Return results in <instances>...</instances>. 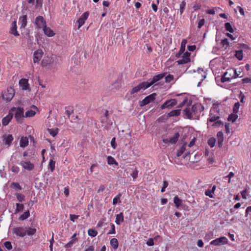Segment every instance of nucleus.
<instances>
[{"label": "nucleus", "instance_id": "f257e3e1", "mask_svg": "<svg viewBox=\"0 0 251 251\" xmlns=\"http://www.w3.org/2000/svg\"><path fill=\"white\" fill-rule=\"evenodd\" d=\"M11 111L15 112V118L16 120L19 123H21L24 117V109L23 107H19L18 108L13 107Z\"/></svg>", "mask_w": 251, "mask_h": 251}, {"label": "nucleus", "instance_id": "f03ea898", "mask_svg": "<svg viewBox=\"0 0 251 251\" xmlns=\"http://www.w3.org/2000/svg\"><path fill=\"white\" fill-rule=\"evenodd\" d=\"M14 94V89L12 87H9L7 88L6 91L2 93V98L6 101H9L13 99Z\"/></svg>", "mask_w": 251, "mask_h": 251}, {"label": "nucleus", "instance_id": "7ed1b4c3", "mask_svg": "<svg viewBox=\"0 0 251 251\" xmlns=\"http://www.w3.org/2000/svg\"><path fill=\"white\" fill-rule=\"evenodd\" d=\"M149 88L147 85V82L144 81L142 83H139L136 86L134 87L130 91L131 94H134V93H138L141 90H145Z\"/></svg>", "mask_w": 251, "mask_h": 251}, {"label": "nucleus", "instance_id": "20e7f679", "mask_svg": "<svg viewBox=\"0 0 251 251\" xmlns=\"http://www.w3.org/2000/svg\"><path fill=\"white\" fill-rule=\"evenodd\" d=\"M156 96V94L155 93L148 96L142 101H140V106L142 107L153 101L155 100Z\"/></svg>", "mask_w": 251, "mask_h": 251}, {"label": "nucleus", "instance_id": "39448f33", "mask_svg": "<svg viewBox=\"0 0 251 251\" xmlns=\"http://www.w3.org/2000/svg\"><path fill=\"white\" fill-rule=\"evenodd\" d=\"M228 240L226 237H221L212 240L210 244L214 246H221L226 244Z\"/></svg>", "mask_w": 251, "mask_h": 251}, {"label": "nucleus", "instance_id": "423d86ee", "mask_svg": "<svg viewBox=\"0 0 251 251\" xmlns=\"http://www.w3.org/2000/svg\"><path fill=\"white\" fill-rule=\"evenodd\" d=\"M43 53V50L41 49L36 50L33 54V62L38 63L42 57Z\"/></svg>", "mask_w": 251, "mask_h": 251}, {"label": "nucleus", "instance_id": "0eeeda50", "mask_svg": "<svg viewBox=\"0 0 251 251\" xmlns=\"http://www.w3.org/2000/svg\"><path fill=\"white\" fill-rule=\"evenodd\" d=\"M177 103V101L175 99H171L170 100H166L161 106V108L163 109L164 108L172 107L176 105Z\"/></svg>", "mask_w": 251, "mask_h": 251}, {"label": "nucleus", "instance_id": "6e6552de", "mask_svg": "<svg viewBox=\"0 0 251 251\" xmlns=\"http://www.w3.org/2000/svg\"><path fill=\"white\" fill-rule=\"evenodd\" d=\"M163 74H159L155 75L151 79H149L147 82V85L150 87L151 86L154 84L157 81L160 80L164 77Z\"/></svg>", "mask_w": 251, "mask_h": 251}, {"label": "nucleus", "instance_id": "1a4fd4ad", "mask_svg": "<svg viewBox=\"0 0 251 251\" xmlns=\"http://www.w3.org/2000/svg\"><path fill=\"white\" fill-rule=\"evenodd\" d=\"M20 164L25 169H26L28 171H31L34 168V164L31 163L29 161H22L20 162Z\"/></svg>", "mask_w": 251, "mask_h": 251}, {"label": "nucleus", "instance_id": "9d476101", "mask_svg": "<svg viewBox=\"0 0 251 251\" xmlns=\"http://www.w3.org/2000/svg\"><path fill=\"white\" fill-rule=\"evenodd\" d=\"M37 26L39 28H44L46 26V22L42 16H38L35 21Z\"/></svg>", "mask_w": 251, "mask_h": 251}, {"label": "nucleus", "instance_id": "9b49d317", "mask_svg": "<svg viewBox=\"0 0 251 251\" xmlns=\"http://www.w3.org/2000/svg\"><path fill=\"white\" fill-rule=\"evenodd\" d=\"M89 15L88 12H84L82 15L79 18L77 22L78 23V28H79L85 23Z\"/></svg>", "mask_w": 251, "mask_h": 251}, {"label": "nucleus", "instance_id": "f8f14e48", "mask_svg": "<svg viewBox=\"0 0 251 251\" xmlns=\"http://www.w3.org/2000/svg\"><path fill=\"white\" fill-rule=\"evenodd\" d=\"M19 85L23 90H30L29 88L28 80L25 78H22L19 81Z\"/></svg>", "mask_w": 251, "mask_h": 251}, {"label": "nucleus", "instance_id": "ddd939ff", "mask_svg": "<svg viewBox=\"0 0 251 251\" xmlns=\"http://www.w3.org/2000/svg\"><path fill=\"white\" fill-rule=\"evenodd\" d=\"M13 117V114L9 112V114L2 119V124L3 126H7Z\"/></svg>", "mask_w": 251, "mask_h": 251}, {"label": "nucleus", "instance_id": "4468645a", "mask_svg": "<svg viewBox=\"0 0 251 251\" xmlns=\"http://www.w3.org/2000/svg\"><path fill=\"white\" fill-rule=\"evenodd\" d=\"M3 140L5 145L9 146L13 140V137L11 134H5L3 136Z\"/></svg>", "mask_w": 251, "mask_h": 251}, {"label": "nucleus", "instance_id": "2eb2a0df", "mask_svg": "<svg viewBox=\"0 0 251 251\" xmlns=\"http://www.w3.org/2000/svg\"><path fill=\"white\" fill-rule=\"evenodd\" d=\"M17 24L16 21H14L11 24V26L10 27V33L12 34H13L15 36H18L19 35L18 31H17Z\"/></svg>", "mask_w": 251, "mask_h": 251}, {"label": "nucleus", "instance_id": "dca6fc26", "mask_svg": "<svg viewBox=\"0 0 251 251\" xmlns=\"http://www.w3.org/2000/svg\"><path fill=\"white\" fill-rule=\"evenodd\" d=\"M14 233L18 236L24 237L26 234V230L22 227L16 228L14 229Z\"/></svg>", "mask_w": 251, "mask_h": 251}, {"label": "nucleus", "instance_id": "f3484780", "mask_svg": "<svg viewBox=\"0 0 251 251\" xmlns=\"http://www.w3.org/2000/svg\"><path fill=\"white\" fill-rule=\"evenodd\" d=\"M53 63V60L50 57L47 56L42 61V65L44 67H47Z\"/></svg>", "mask_w": 251, "mask_h": 251}, {"label": "nucleus", "instance_id": "a211bd4d", "mask_svg": "<svg viewBox=\"0 0 251 251\" xmlns=\"http://www.w3.org/2000/svg\"><path fill=\"white\" fill-rule=\"evenodd\" d=\"M218 138V146L221 148L223 146V142L224 141V134L222 131H219L217 134Z\"/></svg>", "mask_w": 251, "mask_h": 251}, {"label": "nucleus", "instance_id": "6ab92c4d", "mask_svg": "<svg viewBox=\"0 0 251 251\" xmlns=\"http://www.w3.org/2000/svg\"><path fill=\"white\" fill-rule=\"evenodd\" d=\"M183 114L187 118L192 119L193 118L192 113L190 108H186L183 111Z\"/></svg>", "mask_w": 251, "mask_h": 251}, {"label": "nucleus", "instance_id": "aec40b11", "mask_svg": "<svg viewBox=\"0 0 251 251\" xmlns=\"http://www.w3.org/2000/svg\"><path fill=\"white\" fill-rule=\"evenodd\" d=\"M43 30L45 34L49 37H52L55 34L53 31L47 26L43 28Z\"/></svg>", "mask_w": 251, "mask_h": 251}, {"label": "nucleus", "instance_id": "412c9836", "mask_svg": "<svg viewBox=\"0 0 251 251\" xmlns=\"http://www.w3.org/2000/svg\"><path fill=\"white\" fill-rule=\"evenodd\" d=\"M19 21L21 24V28H25L26 25L27 23L26 15H24L23 17H21L19 19Z\"/></svg>", "mask_w": 251, "mask_h": 251}, {"label": "nucleus", "instance_id": "4be33fe9", "mask_svg": "<svg viewBox=\"0 0 251 251\" xmlns=\"http://www.w3.org/2000/svg\"><path fill=\"white\" fill-rule=\"evenodd\" d=\"M179 137V134L178 132H176L175 134L173 137L169 138L170 143L171 144H176Z\"/></svg>", "mask_w": 251, "mask_h": 251}, {"label": "nucleus", "instance_id": "5701e85b", "mask_svg": "<svg viewBox=\"0 0 251 251\" xmlns=\"http://www.w3.org/2000/svg\"><path fill=\"white\" fill-rule=\"evenodd\" d=\"M201 108V104H196L193 105L191 108L190 109L192 113H193L194 114H196L198 113V110H200V109Z\"/></svg>", "mask_w": 251, "mask_h": 251}, {"label": "nucleus", "instance_id": "b1692460", "mask_svg": "<svg viewBox=\"0 0 251 251\" xmlns=\"http://www.w3.org/2000/svg\"><path fill=\"white\" fill-rule=\"evenodd\" d=\"M228 72H225L223 75L222 76L221 78V82H225L226 81H227L230 80V79L231 78L232 76H231V75H228Z\"/></svg>", "mask_w": 251, "mask_h": 251}, {"label": "nucleus", "instance_id": "393cba45", "mask_svg": "<svg viewBox=\"0 0 251 251\" xmlns=\"http://www.w3.org/2000/svg\"><path fill=\"white\" fill-rule=\"evenodd\" d=\"M20 144L21 147H25L28 144V139L26 137H22L21 139Z\"/></svg>", "mask_w": 251, "mask_h": 251}, {"label": "nucleus", "instance_id": "a878e982", "mask_svg": "<svg viewBox=\"0 0 251 251\" xmlns=\"http://www.w3.org/2000/svg\"><path fill=\"white\" fill-rule=\"evenodd\" d=\"M180 114V109H176L174 110L171 111L168 113V116L169 117H174V116H178Z\"/></svg>", "mask_w": 251, "mask_h": 251}, {"label": "nucleus", "instance_id": "bb28decb", "mask_svg": "<svg viewBox=\"0 0 251 251\" xmlns=\"http://www.w3.org/2000/svg\"><path fill=\"white\" fill-rule=\"evenodd\" d=\"M124 221V215L123 213H120L116 216L115 222L117 225H120L121 222Z\"/></svg>", "mask_w": 251, "mask_h": 251}, {"label": "nucleus", "instance_id": "cd10ccee", "mask_svg": "<svg viewBox=\"0 0 251 251\" xmlns=\"http://www.w3.org/2000/svg\"><path fill=\"white\" fill-rule=\"evenodd\" d=\"M110 245L114 249H117L119 246V243L116 238H113L110 241Z\"/></svg>", "mask_w": 251, "mask_h": 251}, {"label": "nucleus", "instance_id": "c85d7f7f", "mask_svg": "<svg viewBox=\"0 0 251 251\" xmlns=\"http://www.w3.org/2000/svg\"><path fill=\"white\" fill-rule=\"evenodd\" d=\"M182 202V200H180L177 196L175 197L174 199V202L177 208H178L181 205Z\"/></svg>", "mask_w": 251, "mask_h": 251}, {"label": "nucleus", "instance_id": "c756f323", "mask_svg": "<svg viewBox=\"0 0 251 251\" xmlns=\"http://www.w3.org/2000/svg\"><path fill=\"white\" fill-rule=\"evenodd\" d=\"M186 143H185L177 151L176 155L179 157L186 150Z\"/></svg>", "mask_w": 251, "mask_h": 251}, {"label": "nucleus", "instance_id": "7c9ffc66", "mask_svg": "<svg viewBox=\"0 0 251 251\" xmlns=\"http://www.w3.org/2000/svg\"><path fill=\"white\" fill-rule=\"evenodd\" d=\"M235 56L239 60H242L243 57V50H240L236 51Z\"/></svg>", "mask_w": 251, "mask_h": 251}, {"label": "nucleus", "instance_id": "2f4dec72", "mask_svg": "<svg viewBox=\"0 0 251 251\" xmlns=\"http://www.w3.org/2000/svg\"><path fill=\"white\" fill-rule=\"evenodd\" d=\"M107 163L109 165H113L115 164L116 165H118V163L116 161L115 159L111 156H108L107 157Z\"/></svg>", "mask_w": 251, "mask_h": 251}, {"label": "nucleus", "instance_id": "473e14b6", "mask_svg": "<svg viewBox=\"0 0 251 251\" xmlns=\"http://www.w3.org/2000/svg\"><path fill=\"white\" fill-rule=\"evenodd\" d=\"M190 61V58H185L182 57V58L177 60V62L178 64H186Z\"/></svg>", "mask_w": 251, "mask_h": 251}, {"label": "nucleus", "instance_id": "72a5a7b5", "mask_svg": "<svg viewBox=\"0 0 251 251\" xmlns=\"http://www.w3.org/2000/svg\"><path fill=\"white\" fill-rule=\"evenodd\" d=\"M225 27L227 31L230 32V33H233L234 32V30L229 23H226L225 24Z\"/></svg>", "mask_w": 251, "mask_h": 251}, {"label": "nucleus", "instance_id": "f704fd0d", "mask_svg": "<svg viewBox=\"0 0 251 251\" xmlns=\"http://www.w3.org/2000/svg\"><path fill=\"white\" fill-rule=\"evenodd\" d=\"M238 116L236 114V113L234 114H231L229 115L228 117V121H231L232 122H235V121L237 119Z\"/></svg>", "mask_w": 251, "mask_h": 251}, {"label": "nucleus", "instance_id": "c9c22d12", "mask_svg": "<svg viewBox=\"0 0 251 251\" xmlns=\"http://www.w3.org/2000/svg\"><path fill=\"white\" fill-rule=\"evenodd\" d=\"M29 215H30L29 211L28 210H27L26 212H24V213L20 217L19 219L21 220H24L27 219V218H28Z\"/></svg>", "mask_w": 251, "mask_h": 251}, {"label": "nucleus", "instance_id": "e433bc0d", "mask_svg": "<svg viewBox=\"0 0 251 251\" xmlns=\"http://www.w3.org/2000/svg\"><path fill=\"white\" fill-rule=\"evenodd\" d=\"M88 233L90 236L95 237L97 236L98 232L96 230L91 228L88 230Z\"/></svg>", "mask_w": 251, "mask_h": 251}, {"label": "nucleus", "instance_id": "4c0bfd02", "mask_svg": "<svg viewBox=\"0 0 251 251\" xmlns=\"http://www.w3.org/2000/svg\"><path fill=\"white\" fill-rule=\"evenodd\" d=\"M35 113H36V112L34 111H33L32 110H30L27 111L25 112V115L26 117H32V116H34L35 115Z\"/></svg>", "mask_w": 251, "mask_h": 251}, {"label": "nucleus", "instance_id": "58836bf2", "mask_svg": "<svg viewBox=\"0 0 251 251\" xmlns=\"http://www.w3.org/2000/svg\"><path fill=\"white\" fill-rule=\"evenodd\" d=\"M49 167L51 172H53L55 169V162L53 160H50L49 163Z\"/></svg>", "mask_w": 251, "mask_h": 251}, {"label": "nucleus", "instance_id": "ea45409f", "mask_svg": "<svg viewBox=\"0 0 251 251\" xmlns=\"http://www.w3.org/2000/svg\"><path fill=\"white\" fill-rule=\"evenodd\" d=\"M24 207V205L23 204L17 203L15 212L18 213L21 211L23 210Z\"/></svg>", "mask_w": 251, "mask_h": 251}, {"label": "nucleus", "instance_id": "a19ab883", "mask_svg": "<svg viewBox=\"0 0 251 251\" xmlns=\"http://www.w3.org/2000/svg\"><path fill=\"white\" fill-rule=\"evenodd\" d=\"M216 139L214 138H211L208 140V144L211 148L215 146Z\"/></svg>", "mask_w": 251, "mask_h": 251}, {"label": "nucleus", "instance_id": "79ce46f5", "mask_svg": "<svg viewBox=\"0 0 251 251\" xmlns=\"http://www.w3.org/2000/svg\"><path fill=\"white\" fill-rule=\"evenodd\" d=\"M36 231V230L35 228H29L28 229L27 231H26V232L27 235H32L35 233Z\"/></svg>", "mask_w": 251, "mask_h": 251}, {"label": "nucleus", "instance_id": "37998d69", "mask_svg": "<svg viewBox=\"0 0 251 251\" xmlns=\"http://www.w3.org/2000/svg\"><path fill=\"white\" fill-rule=\"evenodd\" d=\"M239 106H240L239 102H237L234 104L233 109V111L234 113H237L238 112Z\"/></svg>", "mask_w": 251, "mask_h": 251}, {"label": "nucleus", "instance_id": "c03bdc74", "mask_svg": "<svg viewBox=\"0 0 251 251\" xmlns=\"http://www.w3.org/2000/svg\"><path fill=\"white\" fill-rule=\"evenodd\" d=\"M50 135H51L53 137H54L57 133L58 129H48Z\"/></svg>", "mask_w": 251, "mask_h": 251}, {"label": "nucleus", "instance_id": "a18cd8bd", "mask_svg": "<svg viewBox=\"0 0 251 251\" xmlns=\"http://www.w3.org/2000/svg\"><path fill=\"white\" fill-rule=\"evenodd\" d=\"M186 5V2L184 1H182L180 4V13L181 14L184 11V7Z\"/></svg>", "mask_w": 251, "mask_h": 251}, {"label": "nucleus", "instance_id": "49530a36", "mask_svg": "<svg viewBox=\"0 0 251 251\" xmlns=\"http://www.w3.org/2000/svg\"><path fill=\"white\" fill-rule=\"evenodd\" d=\"M5 247L8 250H10L12 249L11 243L9 241H6L4 243Z\"/></svg>", "mask_w": 251, "mask_h": 251}, {"label": "nucleus", "instance_id": "de8ad7c7", "mask_svg": "<svg viewBox=\"0 0 251 251\" xmlns=\"http://www.w3.org/2000/svg\"><path fill=\"white\" fill-rule=\"evenodd\" d=\"M17 198L20 202H22L25 200V196L22 194H17Z\"/></svg>", "mask_w": 251, "mask_h": 251}, {"label": "nucleus", "instance_id": "09e8293b", "mask_svg": "<svg viewBox=\"0 0 251 251\" xmlns=\"http://www.w3.org/2000/svg\"><path fill=\"white\" fill-rule=\"evenodd\" d=\"M138 174V171H137V170L136 169H135L133 170V172L132 173H131L130 175L133 177V178L134 179L137 177Z\"/></svg>", "mask_w": 251, "mask_h": 251}, {"label": "nucleus", "instance_id": "8fccbe9b", "mask_svg": "<svg viewBox=\"0 0 251 251\" xmlns=\"http://www.w3.org/2000/svg\"><path fill=\"white\" fill-rule=\"evenodd\" d=\"M174 79V76L172 75H168L165 77V80L166 82H170Z\"/></svg>", "mask_w": 251, "mask_h": 251}, {"label": "nucleus", "instance_id": "3c124183", "mask_svg": "<svg viewBox=\"0 0 251 251\" xmlns=\"http://www.w3.org/2000/svg\"><path fill=\"white\" fill-rule=\"evenodd\" d=\"M205 194L206 196H209L211 198H213V193H212L211 190L210 189L207 190L205 192Z\"/></svg>", "mask_w": 251, "mask_h": 251}, {"label": "nucleus", "instance_id": "603ef678", "mask_svg": "<svg viewBox=\"0 0 251 251\" xmlns=\"http://www.w3.org/2000/svg\"><path fill=\"white\" fill-rule=\"evenodd\" d=\"M187 43V41L186 39H183L182 41L181 44V50H185V45Z\"/></svg>", "mask_w": 251, "mask_h": 251}, {"label": "nucleus", "instance_id": "864d4df0", "mask_svg": "<svg viewBox=\"0 0 251 251\" xmlns=\"http://www.w3.org/2000/svg\"><path fill=\"white\" fill-rule=\"evenodd\" d=\"M221 44L223 46H226L227 47L229 45V42L228 41V39L226 38L224 39V40H222Z\"/></svg>", "mask_w": 251, "mask_h": 251}, {"label": "nucleus", "instance_id": "5fc2aeb1", "mask_svg": "<svg viewBox=\"0 0 251 251\" xmlns=\"http://www.w3.org/2000/svg\"><path fill=\"white\" fill-rule=\"evenodd\" d=\"M168 183L167 181H163V186L161 190V192H164L165 191V188L168 186Z\"/></svg>", "mask_w": 251, "mask_h": 251}, {"label": "nucleus", "instance_id": "6e6d98bb", "mask_svg": "<svg viewBox=\"0 0 251 251\" xmlns=\"http://www.w3.org/2000/svg\"><path fill=\"white\" fill-rule=\"evenodd\" d=\"M11 170L12 172L18 173L19 172V167L16 166H13L11 167Z\"/></svg>", "mask_w": 251, "mask_h": 251}, {"label": "nucleus", "instance_id": "4d7b16f0", "mask_svg": "<svg viewBox=\"0 0 251 251\" xmlns=\"http://www.w3.org/2000/svg\"><path fill=\"white\" fill-rule=\"evenodd\" d=\"M188 101V99L187 98H185L184 99V100H183V101L182 102H181L178 105V108H181L182 107H183L186 103V102H187Z\"/></svg>", "mask_w": 251, "mask_h": 251}, {"label": "nucleus", "instance_id": "13d9d810", "mask_svg": "<svg viewBox=\"0 0 251 251\" xmlns=\"http://www.w3.org/2000/svg\"><path fill=\"white\" fill-rule=\"evenodd\" d=\"M219 119V116H212L209 119V122H215Z\"/></svg>", "mask_w": 251, "mask_h": 251}, {"label": "nucleus", "instance_id": "bf43d9fd", "mask_svg": "<svg viewBox=\"0 0 251 251\" xmlns=\"http://www.w3.org/2000/svg\"><path fill=\"white\" fill-rule=\"evenodd\" d=\"M147 245L149 246H153L154 244L153 240L152 238H150L147 242Z\"/></svg>", "mask_w": 251, "mask_h": 251}, {"label": "nucleus", "instance_id": "052dcab7", "mask_svg": "<svg viewBox=\"0 0 251 251\" xmlns=\"http://www.w3.org/2000/svg\"><path fill=\"white\" fill-rule=\"evenodd\" d=\"M204 19H202L200 20L198 23V27L199 28H201V26L204 25Z\"/></svg>", "mask_w": 251, "mask_h": 251}, {"label": "nucleus", "instance_id": "680f3d73", "mask_svg": "<svg viewBox=\"0 0 251 251\" xmlns=\"http://www.w3.org/2000/svg\"><path fill=\"white\" fill-rule=\"evenodd\" d=\"M221 125H223V122L220 120H217L212 125V126H219Z\"/></svg>", "mask_w": 251, "mask_h": 251}, {"label": "nucleus", "instance_id": "e2e57ef3", "mask_svg": "<svg viewBox=\"0 0 251 251\" xmlns=\"http://www.w3.org/2000/svg\"><path fill=\"white\" fill-rule=\"evenodd\" d=\"M43 0H36V6L37 7H40L42 5Z\"/></svg>", "mask_w": 251, "mask_h": 251}, {"label": "nucleus", "instance_id": "0e129e2a", "mask_svg": "<svg viewBox=\"0 0 251 251\" xmlns=\"http://www.w3.org/2000/svg\"><path fill=\"white\" fill-rule=\"evenodd\" d=\"M115 226L114 225L112 224L111 226V230H110L109 232H108V234H114L115 233Z\"/></svg>", "mask_w": 251, "mask_h": 251}, {"label": "nucleus", "instance_id": "69168bd1", "mask_svg": "<svg viewBox=\"0 0 251 251\" xmlns=\"http://www.w3.org/2000/svg\"><path fill=\"white\" fill-rule=\"evenodd\" d=\"M243 83H248L251 82V79L250 78L246 77L242 79Z\"/></svg>", "mask_w": 251, "mask_h": 251}, {"label": "nucleus", "instance_id": "338daca9", "mask_svg": "<svg viewBox=\"0 0 251 251\" xmlns=\"http://www.w3.org/2000/svg\"><path fill=\"white\" fill-rule=\"evenodd\" d=\"M120 200V196L116 197L114 198L113 200V204L115 205L118 202V201Z\"/></svg>", "mask_w": 251, "mask_h": 251}, {"label": "nucleus", "instance_id": "774afa93", "mask_svg": "<svg viewBox=\"0 0 251 251\" xmlns=\"http://www.w3.org/2000/svg\"><path fill=\"white\" fill-rule=\"evenodd\" d=\"M78 218V216L75 215H70V219L71 221L74 222L75 220Z\"/></svg>", "mask_w": 251, "mask_h": 251}]
</instances>
